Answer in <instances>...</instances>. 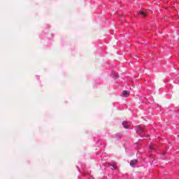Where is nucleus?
Returning a JSON list of instances; mask_svg holds the SVG:
<instances>
[{"label":"nucleus","mask_w":179,"mask_h":179,"mask_svg":"<svg viewBox=\"0 0 179 179\" xmlns=\"http://www.w3.org/2000/svg\"><path fill=\"white\" fill-rule=\"evenodd\" d=\"M113 78L114 79H117V74H115V76H113Z\"/></svg>","instance_id":"nucleus-8"},{"label":"nucleus","mask_w":179,"mask_h":179,"mask_svg":"<svg viewBox=\"0 0 179 179\" xmlns=\"http://www.w3.org/2000/svg\"><path fill=\"white\" fill-rule=\"evenodd\" d=\"M122 125L126 129H128V127H129V124L127 123V122H123Z\"/></svg>","instance_id":"nucleus-4"},{"label":"nucleus","mask_w":179,"mask_h":179,"mask_svg":"<svg viewBox=\"0 0 179 179\" xmlns=\"http://www.w3.org/2000/svg\"><path fill=\"white\" fill-rule=\"evenodd\" d=\"M150 149H155V146L151 144V145H150Z\"/></svg>","instance_id":"nucleus-6"},{"label":"nucleus","mask_w":179,"mask_h":179,"mask_svg":"<svg viewBox=\"0 0 179 179\" xmlns=\"http://www.w3.org/2000/svg\"><path fill=\"white\" fill-rule=\"evenodd\" d=\"M140 15H143V16H144V17L147 16L146 13L142 10L140 11Z\"/></svg>","instance_id":"nucleus-5"},{"label":"nucleus","mask_w":179,"mask_h":179,"mask_svg":"<svg viewBox=\"0 0 179 179\" xmlns=\"http://www.w3.org/2000/svg\"><path fill=\"white\" fill-rule=\"evenodd\" d=\"M122 97H128L129 96V91L124 90L121 94Z\"/></svg>","instance_id":"nucleus-3"},{"label":"nucleus","mask_w":179,"mask_h":179,"mask_svg":"<svg viewBox=\"0 0 179 179\" xmlns=\"http://www.w3.org/2000/svg\"><path fill=\"white\" fill-rule=\"evenodd\" d=\"M116 136H119V138H121L122 134H116Z\"/></svg>","instance_id":"nucleus-9"},{"label":"nucleus","mask_w":179,"mask_h":179,"mask_svg":"<svg viewBox=\"0 0 179 179\" xmlns=\"http://www.w3.org/2000/svg\"><path fill=\"white\" fill-rule=\"evenodd\" d=\"M111 169H117V165H113V166H111Z\"/></svg>","instance_id":"nucleus-7"},{"label":"nucleus","mask_w":179,"mask_h":179,"mask_svg":"<svg viewBox=\"0 0 179 179\" xmlns=\"http://www.w3.org/2000/svg\"><path fill=\"white\" fill-rule=\"evenodd\" d=\"M136 164H138V160L134 159V160L130 161L131 167H135V166H136Z\"/></svg>","instance_id":"nucleus-2"},{"label":"nucleus","mask_w":179,"mask_h":179,"mask_svg":"<svg viewBox=\"0 0 179 179\" xmlns=\"http://www.w3.org/2000/svg\"><path fill=\"white\" fill-rule=\"evenodd\" d=\"M136 133L139 135V136H143V135H145V126L143 125H141V126H138L136 127Z\"/></svg>","instance_id":"nucleus-1"}]
</instances>
